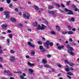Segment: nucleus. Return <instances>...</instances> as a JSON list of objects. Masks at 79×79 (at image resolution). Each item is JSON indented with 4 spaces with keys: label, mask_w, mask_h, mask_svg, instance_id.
<instances>
[{
    "label": "nucleus",
    "mask_w": 79,
    "mask_h": 79,
    "mask_svg": "<svg viewBox=\"0 0 79 79\" xmlns=\"http://www.w3.org/2000/svg\"><path fill=\"white\" fill-rule=\"evenodd\" d=\"M71 45H76V43H71Z\"/></svg>",
    "instance_id": "obj_57"
},
{
    "label": "nucleus",
    "mask_w": 79,
    "mask_h": 79,
    "mask_svg": "<svg viewBox=\"0 0 79 79\" xmlns=\"http://www.w3.org/2000/svg\"><path fill=\"white\" fill-rule=\"evenodd\" d=\"M31 53L32 55H34V54H35V52L32 51L31 52Z\"/></svg>",
    "instance_id": "obj_30"
},
{
    "label": "nucleus",
    "mask_w": 79,
    "mask_h": 79,
    "mask_svg": "<svg viewBox=\"0 0 79 79\" xmlns=\"http://www.w3.org/2000/svg\"><path fill=\"white\" fill-rule=\"evenodd\" d=\"M15 51L13 50H11L10 51V53H12V54H13V53H15Z\"/></svg>",
    "instance_id": "obj_28"
},
{
    "label": "nucleus",
    "mask_w": 79,
    "mask_h": 79,
    "mask_svg": "<svg viewBox=\"0 0 79 79\" xmlns=\"http://www.w3.org/2000/svg\"><path fill=\"white\" fill-rule=\"evenodd\" d=\"M71 21H73V22H74V21H75V19H74V18H73L71 19Z\"/></svg>",
    "instance_id": "obj_39"
},
{
    "label": "nucleus",
    "mask_w": 79,
    "mask_h": 79,
    "mask_svg": "<svg viewBox=\"0 0 79 79\" xmlns=\"http://www.w3.org/2000/svg\"><path fill=\"white\" fill-rule=\"evenodd\" d=\"M10 60L11 62H13L15 60V57L14 56H10Z\"/></svg>",
    "instance_id": "obj_6"
},
{
    "label": "nucleus",
    "mask_w": 79,
    "mask_h": 79,
    "mask_svg": "<svg viewBox=\"0 0 79 79\" xmlns=\"http://www.w3.org/2000/svg\"><path fill=\"white\" fill-rule=\"evenodd\" d=\"M8 72H7V74L8 75V76H11V73H10V71L9 70V71H8Z\"/></svg>",
    "instance_id": "obj_29"
},
{
    "label": "nucleus",
    "mask_w": 79,
    "mask_h": 79,
    "mask_svg": "<svg viewBox=\"0 0 79 79\" xmlns=\"http://www.w3.org/2000/svg\"><path fill=\"white\" fill-rule=\"evenodd\" d=\"M58 49H59V50H61V46H59L58 47Z\"/></svg>",
    "instance_id": "obj_54"
},
{
    "label": "nucleus",
    "mask_w": 79,
    "mask_h": 79,
    "mask_svg": "<svg viewBox=\"0 0 79 79\" xmlns=\"http://www.w3.org/2000/svg\"><path fill=\"white\" fill-rule=\"evenodd\" d=\"M56 28L57 30V31H61V29H60V27H59V26H57L56 27Z\"/></svg>",
    "instance_id": "obj_14"
},
{
    "label": "nucleus",
    "mask_w": 79,
    "mask_h": 79,
    "mask_svg": "<svg viewBox=\"0 0 79 79\" xmlns=\"http://www.w3.org/2000/svg\"><path fill=\"white\" fill-rule=\"evenodd\" d=\"M29 73H30V74H33V73H34V70H33L32 69H29Z\"/></svg>",
    "instance_id": "obj_11"
},
{
    "label": "nucleus",
    "mask_w": 79,
    "mask_h": 79,
    "mask_svg": "<svg viewBox=\"0 0 79 79\" xmlns=\"http://www.w3.org/2000/svg\"><path fill=\"white\" fill-rule=\"evenodd\" d=\"M12 6H13V4L12 3H11L10 5H9V7L10 8H11Z\"/></svg>",
    "instance_id": "obj_44"
},
{
    "label": "nucleus",
    "mask_w": 79,
    "mask_h": 79,
    "mask_svg": "<svg viewBox=\"0 0 79 79\" xmlns=\"http://www.w3.org/2000/svg\"><path fill=\"white\" fill-rule=\"evenodd\" d=\"M20 77L21 78V79H24V76L23 75H21Z\"/></svg>",
    "instance_id": "obj_42"
},
{
    "label": "nucleus",
    "mask_w": 79,
    "mask_h": 79,
    "mask_svg": "<svg viewBox=\"0 0 79 79\" xmlns=\"http://www.w3.org/2000/svg\"><path fill=\"white\" fill-rule=\"evenodd\" d=\"M23 16L24 18H27V19H29V18H30V15L29 14H28L27 12H25V14H23Z\"/></svg>",
    "instance_id": "obj_3"
},
{
    "label": "nucleus",
    "mask_w": 79,
    "mask_h": 79,
    "mask_svg": "<svg viewBox=\"0 0 79 79\" xmlns=\"http://www.w3.org/2000/svg\"><path fill=\"white\" fill-rule=\"evenodd\" d=\"M26 58L27 59L29 58V56H26Z\"/></svg>",
    "instance_id": "obj_62"
},
{
    "label": "nucleus",
    "mask_w": 79,
    "mask_h": 79,
    "mask_svg": "<svg viewBox=\"0 0 79 79\" xmlns=\"http://www.w3.org/2000/svg\"><path fill=\"white\" fill-rule=\"evenodd\" d=\"M68 75H69V76H73V73H71V72H68Z\"/></svg>",
    "instance_id": "obj_24"
},
{
    "label": "nucleus",
    "mask_w": 79,
    "mask_h": 79,
    "mask_svg": "<svg viewBox=\"0 0 79 79\" xmlns=\"http://www.w3.org/2000/svg\"><path fill=\"white\" fill-rule=\"evenodd\" d=\"M41 26H40V25H39L37 27V30H42V31H44L45 29V28L47 27L43 24H41Z\"/></svg>",
    "instance_id": "obj_2"
},
{
    "label": "nucleus",
    "mask_w": 79,
    "mask_h": 79,
    "mask_svg": "<svg viewBox=\"0 0 79 79\" xmlns=\"http://www.w3.org/2000/svg\"><path fill=\"white\" fill-rule=\"evenodd\" d=\"M28 45H30H30H31V42H29V41L28 42Z\"/></svg>",
    "instance_id": "obj_46"
},
{
    "label": "nucleus",
    "mask_w": 79,
    "mask_h": 79,
    "mask_svg": "<svg viewBox=\"0 0 79 79\" xmlns=\"http://www.w3.org/2000/svg\"><path fill=\"white\" fill-rule=\"evenodd\" d=\"M65 63H66L67 64H69V61H68V60H65Z\"/></svg>",
    "instance_id": "obj_27"
},
{
    "label": "nucleus",
    "mask_w": 79,
    "mask_h": 79,
    "mask_svg": "<svg viewBox=\"0 0 79 79\" xmlns=\"http://www.w3.org/2000/svg\"><path fill=\"white\" fill-rule=\"evenodd\" d=\"M51 34H53V35H55V32L54 31H51L50 32Z\"/></svg>",
    "instance_id": "obj_20"
},
{
    "label": "nucleus",
    "mask_w": 79,
    "mask_h": 79,
    "mask_svg": "<svg viewBox=\"0 0 79 79\" xmlns=\"http://www.w3.org/2000/svg\"><path fill=\"white\" fill-rule=\"evenodd\" d=\"M40 49L41 50V52H47V50L44 48H43V46L42 45L40 46Z\"/></svg>",
    "instance_id": "obj_5"
},
{
    "label": "nucleus",
    "mask_w": 79,
    "mask_h": 79,
    "mask_svg": "<svg viewBox=\"0 0 79 79\" xmlns=\"http://www.w3.org/2000/svg\"><path fill=\"white\" fill-rule=\"evenodd\" d=\"M39 68H43V66L42 65H40L39 66Z\"/></svg>",
    "instance_id": "obj_60"
},
{
    "label": "nucleus",
    "mask_w": 79,
    "mask_h": 79,
    "mask_svg": "<svg viewBox=\"0 0 79 79\" xmlns=\"http://www.w3.org/2000/svg\"><path fill=\"white\" fill-rule=\"evenodd\" d=\"M69 12L68 13V15H73V14H74V12H73V11L71 10H69Z\"/></svg>",
    "instance_id": "obj_10"
},
{
    "label": "nucleus",
    "mask_w": 79,
    "mask_h": 79,
    "mask_svg": "<svg viewBox=\"0 0 79 79\" xmlns=\"http://www.w3.org/2000/svg\"><path fill=\"white\" fill-rule=\"evenodd\" d=\"M68 42H69L68 41H65V44H68Z\"/></svg>",
    "instance_id": "obj_64"
},
{
    "label": "nucleus",
    "mask_w": 79,
    "mask_h": 79,
    "mask_svg": "<svg viewBox=\"0 0 79 79\" xmlns=\"http://www.w3.org/2000/svg\"><path fill=\"white\" fill-rule=\"evenodd\" d=\"M27 30L30 32H31V31H32V30L31 29L28 28L27 29Z\"/></svg>",
    "instance_id": "obj_56"
},
{
    "label": "nucleus",
    "mask_w": 79,
    "mask_h": 79,
    "mask_svg": "<svg viewBox=\"0 0 79 79\" xmlns=\"http://www.w3.org/2000/svg\"><path fill=\"white\" fill-rule=\"evenodd\" d=\"M28 64L29 66H34V64L31 63L30 62H28Z\"/></svg>",
    "instance_id": "obj_15"
},
{
    "label": "nucleus",
    "mask_w": 79,
    "mask_h": 79,
    "mask_svg": "<svg viewBox=\"0 0 79 79\" xmlns=\"http://www.w3.org/2000/svg\"><path fill=\"white\" fill-rule=\"evenodd\" d=\"M23 75L24 76H26V74L24 73H23Z\"/></svg>",
    "instance_id": "obj_61"
},
{
    "label": "nucleus",
    "mask_w": 79,
    "mask_h": 79,
    "mask_svg": "<svg viewBox=\"0 0 79 79\" xmlns=\"http://www.w3.org/2000/svg\"><path fill=\"white\" fill-rule=\"evenodd\" d=\"M10 14V12L9 11H6L4 12V14L6 15V19H9L10 18L9 14Z\"/></svg>",
    "instance_id": "obj_4"
},
{
    "label": "nucleus",
    "mask_w": 79,
    "mask_h": 79,
    "mask_svg": "<svg viewBox=\"0 0 79 79\" xmlns=\"http://www.w3.org/2000/svg\"><path fill=\"white\" fill-rule=\"evenodd\" d=\"M71 2L70 1L67 2L66 3V5H67V6H69V4H70V3Z\"/></svg>",
    "instance_id": "obj_18"
},
{
    "label": "nucleus",
    "mask_w": 79,
    "mask_h": 79,
    "mask_svg": "<svg viewBox=\"0 0 79 79\" xmlns=\"http://www.w3.org/2000/svg\"><path fill=\"white\" fill-rule=\"evenodd\" d=\"M9 37L11 38V39H12L13 38V36H12V34H10L9 35Z\"/></svg>",
    "instance_id": "obj_51"
},
{
    "label": "nucleus",
    "mask_w": 79,
    "mask_h": 79,
    "mask_svg": "<svg viewBox=\"0 0 79 79\" xmlns=\"http://www.w3.org/2000/svg\"><path fill=\"white\" fill-rule=\"evenodd\" d=\"M73 34V32L72 31H69L68 32V34L72 35Z\"/></svg>",
    "instance_id": "obj_22"
},
{
    "label": "nucleus",
    "mask_w": 79,
    "mask_h": 79,
    "mask_svg": "<svg viewBox=\"0 0 79 79\" xmlns=\"http://www.w3.org/2000/svg\"><path fill=\"white\" fill-rule=\"evenodd\" d=\"M67 77H68V78H69V79H71V76H69V75H67Z\"/></svg>",
    "instance_id": "obj_37"
},
{
    "label": "nucleus",
    "mask_w": 79,
    "mask_h": 79,
    "mask_svg": "<svg viewBox=\"0 0 79 79\" xmlns=\"http://www.w3.org/2000/svg\"><path fill=\"white\" fill-rule=\"evenodd\" d=\"M57 65L58 66V67H59V68H61V65L60 64H57Z\"/></svg>",
    "instance_id": "obj_33"
},
{
    "label": "nucleus",
    "mask_w": 79,
    "mask_h": 79,
    "mask_svg": "<svg viewBox=\"0 0 79 79\" xmlns=\"http://www.w3.org/2000/svg\"><path fill=\"white\" fill-rule=\"evenodd\" d=\"M6 2L8 4H10L11 3V0H6Z\"/></svg>",
    "instance_id": "obj_26"
},
{
    "label": "nucleus",
    "mask_w": 79,
    "mask_h": 79,
    "mask_svg": "<svg viewBox=\"0 0 79 79\" xmlns=\"http://www.w3.org/2000/svg\"><path fill=\"white\" fill-rule=\"evenodd\" d=\"M49 45H50V46H53V43L52 42L50 43V41L48 40L44 43V45L47 48H49Z\"/></svg>",
    "instance_id": "obj_1"
},
{
    "label": "nucleus",
    "mask_w": 79,
    "mask_h": 79,
    "mask_svg": "<svg viewBox=\"0 0 79 79\" xmlns=\"http://www.w3.org/2000/svg\"><path fill=\"white\" fill-rule=\"evenodd\" d=\"M38 44L39 45H42V44H43V43L42 41H38Z\"/></svg>",
    "instance_id": "obj_21"
},
{
    "label": "nucleus",
    "mask_w": 79,
    "mask_h": 79,
    "mask_svg": "<svg viewBox=\"0 0 79 79\" xmlns=\"http://www.w3.org/2000/svg\"><path fill=\"white\" fill-rule=\"evenodd\" d=\"M61 6H62V7H63V8H64L65 7V6H64V4H61Z\"/></svg>",
    "instance_id": "obj_47"
},
{
    "label": "nucleus",
    "mask_w": 79,
    "mask_h": 79,
    "mask_svg": "<svg viewBox=\"0 0 79 79\" xmlns=\"http://www.w3.org/2000/svg\"><path fill=\"white\" fill-rule=\"evenodd\" d=\"M65 71L67 72H69V69L68 68H66L65 69Z\"/></svg>",
    "instance_id": "obj_40"
},
{
    "label": "nucleus",
    "mask_w": 79,
    "mask_h": 79,
    "mask_svg": "<svg viewBox=\"0 0 79 79\" xmlns=\"http://www.w3.org/2000/svg\"><path fill=\"white\" fill-rule=\"evenodd\" d=\"M72 6L73 8H75L76 7V6L73 5H72Z\"/></svg>",
    "instance_id": "obj_36"
},
{
    "label": "nucleus",
    "mask_w": 79,
    "mask_h": 79,
    "mask_svg": "<svg viewBox=\"0 0 79 79\" xmlns=\"http://www.w3.org/2000/svg\"><path fill=\"white\" fill-rule=\"evenodd\" d=\"M67 27L69 29V30H71V29H72V27H71L70 26H68Z\"/></svg>",
    "instance_id": "obj_34"
},
{
    "label": "nucleus",
    "mask_w": 79,
    "mask_h": 79,
    "mask_svg": "<svg viewBox=\"0 0 79 79\" xmlns=\"http://www.w3.org/2000/svg\"><path fill=\"white\" fill-rule=\"evenodd\" d=\"M44 66L45 67H47L48 68H50V66L49 65H44Z\"/></svg>",
    "instance_id": "obj_31"
},
{
    "label": "nucleus",
    "mask_w": 79,
    "mask_h": 79,
    "mask_svg": "<svg viewBox=\"0 0 79 79\" xmlns=\"http://www.w3.org/2000/svg\"><path fill=\"white\" fill-rule=\"evenodd\" d=\"M47 56L48 58H51V56H52L50 54H48L47 55Z\"/></svg>",
    "instance_id": "obj_41"
},
{
    "label": "nucleus",
    "mask_w": 79,
    "mask_h": 79,
    "mask_svg": "<svg viewBox=\"0 0 79 79\" xmlns=\"http://www.w3.org/2000/svg\"><path fill=\"white\" fill-rule=\"evenodd\" d=\"M8 32L9 33H11V31L10 30H9L8 31Z\"/></svg>",
    "instance_id": "obj_63"
},
{
    "label": "nucleus",
    "mask_w": 79,
    "mask_h": 79,
    "mask_svg": "<svg viewBox=\"0 0 79 79\" xmlns=\"http://www.w3.org/2000/svg\"><path fill=\"white\" fill-rule=\"evenodd\" d=\"M3 11V8L1 7L0 8V11Z\"/></svg>",
    "instance_id": "obj_35"
},
{
    "label": "nucleus",
    "mask_w": 79,
    "mask_h": 79,
    "mask_svg": "<svg viewBox=\"0 0 79 79\" xmlns=\"http://www.w3.org/2000/svg\"><path fill=\"white\" fill-rule=\"evenodd\" d=\"M78 10V9H77V8H75L74 9L75 11H77Z\"/></svg>",
    "instance_id": "obj_55"
},
{
    "label": "nucleus",
    "mask_w": 79,
    "mask_h": 79,
    "mask_svg": "<svg viewBox=\"0 0 79 79\" xmlns=\"http://www.w3.org/2000/svg\"><path fill=\"white\" fill-rule=\"evenodd\" d=\"M42 62L43 63H44V64H46V63H47V60L45 59H43L42 60Z\"/></svg>",
    "instance_id": "obj_16"
},
{
    "label": "nucleus",
    "mask_w": 79,
    "mask_h": 79,
    "mask_svg": "<svg viewBox=\"0 0 79 79\" xmlns=\"http://www.w3.org/2000/svg\"><path fill=\"white\" fill-rule=\"evenodd\" d=\"M69 64L70 66H73V65H74V64L69 62Z\"/></svg>",
    "instance_id": "obj_32"
},
{
    "label": "nucleus",
    "mask_w": 79,
    "mask_h": 79,
    "mask_svg": "<svg viewBox=\"0 0 79 79\" xmlns=\"http://www.w3.org/2000/svg\"><path fill=\"white\" fill-rule=\"evenodd\" d=\"M37 22H36L35 23L33 24V26H37Z\"/></svg>",
    "instance_id": "obj_23"
},
{
    "label": "nucleus",
    "mask_w": 79,
    "mask_h": 79,
    "mask_svg": "<svg viewBox=\"0 0 79 79\" xmlns=\"http://www.w3.org/2000/svg\"><path fill=\"white\" fill-rule=\"evenodd\" d=\"M69 10H68V9L66 8H65V11H66V12H68V11H69Z\"/></svg>",
    "instance_id": "obj_43"
},
{
    "label": "nucleus",
    "mask_w": 79,
    "mask_h": 79,
    "mask_svg": "<svg viewBox=\"0 0 79 79\" xmlns=\"http://www.w3.org/2000/svg\"><path fill=\"white\" fill-rule=\"evenodd\" d=\"M30 46L32 48H34V47H35V45H32V44H31Z\"/></svg>",
    "instance_id": "obj_38"
},
{
    "label": "nucleus",
    "mask_w": 79,
    "mask_h": 79,
    "mask_svg": "<svg viewBox=\"0 0 79 79\" xmlns=\"http://www.w3.org/2000/svg\"><path fill=\"white\" fill-rule=\"evenodd\" d=\"M23 25L22 24H18V26L20 27L23 26Z\"/></svg>",
    "instance_id": "obj_52"
},
{
    "label": "nucleus",
    "mask_w": 79,
    "mask_h": 79,
    "mask_svg": "<svg viewBox=\"0 0 79 79\" xmlns=\"http://www.w3.org/2000/svg\"><path fill=\"white\" fill-rule=\"evenodd\" d=\"M54 6H49L48 7V9H53Z\"/></svg>",
    "instance_id": "obj_19"
},
{
    "label": "nucleus",
    "mask_w": 79,
    "mask_h": 79,
    "mask_svg": "<svg viewBox=\"0 0 79 79\" xmlns=\"http://www.w3.org/2000/svg\"><path fill=\"white\" fill-rule=\"evenodd\" d=\"M15 11H16V12L18 11V9L17 8H15Z\"/></svg>",
    "instance_id": "obj_53"
},
{
    "label": "nucleus",
    "mask_w": 79,
    "mask_h": 79,
    "mask_svg": "<svg viewBox=\"0 0 79 79\" xmlns=\"http://www.w3.org/2000/svg\"><path fill=\"white\" fill-rule=\"evenodd\" d=\"M68 52H69H69H73V51L74 49H73L72 47H70L69 48V49L67 50Z\"/></svg>",
    "instance_id": "obj_13"
},
{
    "label": "nucleus",
    "mask_w": 79,
    "mask_h": 79,
    "mask_svg": "<svg viewBox=\"0 0 79 79\" xmlns=\"http://www.w3.org/2000/svg\"><path fill=\"white\" fill-rule=\"evenodd\" d=\"M62 33H63L64 34H67V32H66V31H63Z\"/></svg>",
    "instance_id": "obj_45"
},
{
    "label": "nucleus",
    "mask_w": 79,
    "mask_h": 79,
    "mask_svg": "<svg viewBox=\"0 0 79 79\" xmlns=\"http://www.w3.org/2000/svg\"><path fill=\"white\" fill-rule=\"evenodd\" d=\"M9 70H7V71L6 70H5L4 71V73H8V71Z\"/></svg>",
    "instance_id": "obj_58"
},
{
    "label": "nucleus",
    "mask_w": 79,
    "mask_h": 79,
    "mask_svg": "<svg viewBox=\"0 0 79 79\" xmlns=\"http://www.w3.org/2000/svg\"><path fill=\"white\" fill-rule=\"evenodd\" d=\"M69 53L70 54L71 56H75V54L74 53V52L73 51H69Z\"/></svg>",
    "instance_id": "obj_8"
},
{
    "label": "nucleus",
    "mask_w": 79,
    "mask_h": 79,
    "mask_svg": "<svg viewBox=\"0 0 79 79\" xmlns=\"http://www.w3.org/2000/svg\"><path fill=\"white\" fill-rule=\"evenodd\" d=\"M10 39H8L7 40V41L8 44H10Z\"/></svg>",
    "instance_id": "obj_49"
},
{
    "label": "nucleus",
    "mask_w": 79,
    "mask_h": 79,
    "mask_svg": "<svg viewBox=\"0 0 79 79\" xmlns=\"http://www.w3.org/2000/svg\"><path fill=\"white\" fill-rule=\"evenodd\" d=\"M48 13L50 14V15H54L55 12L52 10L49 11H48Z\"/></svg>",
    "instance_id": "obj_7"
},
{
    "label": "nucleus",
    "mask_w": 79,
    "mask_h": 79,
    "mask_svg": "<svg viewBox=\"0 0 79 79\" xmlns=\"http://www.w3.org/2000/svg\"><path fill=\"white\" fill-rule=\"evenodd\" d=\"M55 5L58 7H60V6L58 3H55Z\"/></svg>",
    "instance_id": "obj_25"
},
{
    "label": "nucleus",
    "mask_w": 79,
    "mask_h": 79,
    "mask_svg": "<svg viewBox=\"0 0 79 79\" xmlns=\"http://www.w3.org/2000/svg\"><path fill=\"white\" fill-rule=\"evenodd\" d=\"M2 27L3 28V29H6V28H7V27H8V26H7V25H3L2 26Z\"/></svg>",
    "instance_id": "obj_12"
},
{
    "label": "nucleus",
    "mask_w": 79,
    "mask_h": 79,
    "mask_svg": "<svg viewBox=\"0 0 79 79\" xmlns=\"http://www.w3.org/2000/svg\"><path fill=\"white\" fill-rule=\"evenodd\" d=\"M73 31H76V28H73L72 29Z\"/></svg>",
    "instance_id": "obj_59"
},
{
    "label": "nucleus",
    "mask_w": 79,
    "mask_h": 79,
    "mask_svg": "<svg viewBox=\"0 0 79 79\" xmlns=\"http://www.w3.org/2000/svg\"><path fill=\"white\" fill-rule=\"evenodd\" d=\"M3 53V51L2 49H0V55H2V53Z\"/></svg>",
    "instance_id": "obj_48"
},
{
    "label": "nucleus",
    "mask_w": 79,
    "mask_h": 79,
    "mask_svg": "<svg viewBox=\"0 0 79 79\" xmlns=\"http://www.w3.org/2000/svg\"><path fill=\"white\" fill-rule=\"evenodd\" d=\"M10 20L12 22H13V23H15V22H16V19L13 18H12L10 19Z\"/></svg>",
    "instance_id": "obj_9"
},
{
    "label": "nucleus",
    "mask_w": 79,
    "mask_h": 79,
    "mask_svg": "<svg viewBox=\"0 0 79 79\" xmlns=\"http://www.w3.org/2000/svg\"><path fill=\"white\" fill-rule=\"evenodd\" d=\"M34 7L36 10H39V8L37 6H34Z\"/></svg>",
    "instance_id": "obj_17"
},
{
    "label": "nucleus",
    "mask_w": 79,
    "mask_h": 79,
    "mask_svg": "<svg viewBox=\"0 0 79 79\" xmlns=\"http://www.w3.org/2000/svg\"><path fill=\"white\" fill-rule=\"evenodd\" d=\"M17 74H22V72L21 71L17 72Z\"/></svg>",
    "instance_id": "obj_50"
}]
</instances>
